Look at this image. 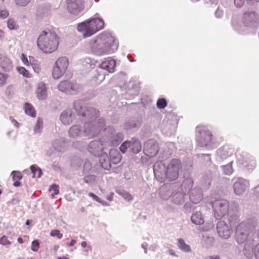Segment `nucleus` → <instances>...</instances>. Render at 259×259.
<instances>
[{
  "instance_id": "nucleus-1",
  "label": "nucleus",
  "mask_w": 259,
  "mask_h": 259,
  "mask_svg": "<svg viewBox=\"0 0 259 259\" xmlns=\"http://www.w3.org/2000/svg\"><path fill=\"white\" fill-rule=\"evenodd\" d=\"M73 108L80 120L84 122L83 126L79 124L72 125L68 130L70 138L77 139L82 137L92 138L97 136L104 126V119L97 120L99 112L95 108L87 106L83 101H75Z\"/></svg>"
},
{
  "instance_id": "nucleus-2",
  "label": "nucleus",
  "mask_w": 259,
  "mask_h": 259,
  "mask_svg": "<svg viewBox=\"0 0 259 259\" xmlns=\"http://www.w3.org/2000/svg\"><path fill=\"white\" fill-rule=\"evenodd\" d=\"M88 46L93 54L103 56L116 51L118 42L110 33L104 32L91 39Z\"/></svg>"
},
{
  "instance_id": "nucleus-3",
  "label": "nucleus",
  "mask_w": 259,
  "mask_h": 259,
  "mask_svg": "<svg viewBox=\"0 0 259 259\" xmlns=\"http://www.w3.org/2000/svg\"><path fill=\"white\" fill-rule=\"evenodd\" d=\"M59 44V37L55 32L50 30L42 31L37 40L38 48L46 54H50L56 51Z\"/></svg>"
},
{
  "instance_id": "nucleus-4",
  "label": "nucleus",
  "mask_w": 259,
  "mask_h": 259,
  "mask_svg": "<svg viewBox=\"0 0 259 259\" xmlns=\"http://www.w3.org/2000/svg\"><path fill=\"white\" fill-rule=\"evenodd\" d=\"M96 14L95 17L91 18L77 25V30L84 38L89 37L104 28V22Z\"/></svg>"
},
{
  "instance_id": "nucleus-5",
  "label": "nucleus",
  "mask_w": 259,
  "mask_h": 259,
  "mask_svg": "<svg viewBox=\"0 0 259 259\" xmlns=\"http://www.w3.org/2000/svg\"><path fill=\"white\" fill-rule=\"evenodd\" d=\"M212 134L207 126L200 125L196 127V140L201 147L208 146L211 142Z\"/></svg>"
},
{
  "instance_id": "nucleus-6",
  "label": "nucleus",
  "mask_w": 259,
  "mask_h": 259,
  "mask_svg": "<svg viewBox=\"0 0 259 259\" xmlns=\"http://www.w3.org/2000/svg\"><path fill=\"white\" fill-rule=\"evenodd\" d=\"M105 126V121L104 120V126L101 130H104L106 134L108 135V138L104 139L105 143L107 146H116L118 145L123 139V135L122 133L116 132L112 126Z\"/></svg>"
},
{
  "instance_id": "nucleus-7",
  "label": "nucleus",
  "mask_w": 259,
  "mask_h": 259,
  "mask_svg": "<svg viewBox=\"0 0 259 259\" xmlns=\"http://www.w3.org/2000/svg\"><path fill=\"white\" fill-rule=\"evenodd\" d=\"M69 62L67 57H61L55 62L52 69V76L54 79H59L66 72Z\"/></svg>"
},
{
  "instance_id": "nucleus-8",
  "label": "nucleus",
  "mask_w": 259,
  "mask_h": 259,
  "mask_svg": "<svg viewBox=\"0 0 259 259\" xmlns=\"http://www.w3.org/2000/svg\"><path fill=\"white\" fill-rule=\"evenodd\" d=\"M181 167V163L178 159H173L167 166L165 172L164 180L169 181L176 180L179 176V171Z\"/></svg>"
},
{
  "instance_id": "nucleus-9",
  "label": "nucleus",
  "mask_w": 259,
  "mask_h": 259,
  "mask_svg": "<svg viewBox=\"0 0 259 259\" xmlns=\"http://www.w3.org/2000/svg\"><path fill=\"white\" fill-rule=\"evenodd\" d=\"M258 19L259 16L256 12L247 11L243 13L241 22L245 26L253 28L258 25Z\"/></svg>"
},
{
  "instance_id": "nucleus-10",
  "label": "nucleus",
  "mask_w": 259,
  "mask_h": 259,
  "mask_svg": "<svg viewBox=\"0 0 259 259\" xmlns=\"http://www.w3.org/2000/svg\"><path fill=\"white\" fill-rule=\"evenodd\" d=\"M58 90L66 94H75L80 90V85L69 80H63L58 85Z\"/></svg>"
},
{
  "instance_id": "nucleus-11",
  "label": "nucleus",
  "mask_w": 259,
  "mask_h": 259,
  "mask_svg": "<svg viewBox=\"0 0 259 259\" xmlns=\"http://www.w3.org/2000/svg\"><path fill=\"white\" fill-rule=\"evenodd\" d=\"M214 217L217 220L221 219L227 213V201L216 200L212 203Z\"/></svg>"
},
{
  "instance_id": "nucleus-12",
  "label": "nucleus",
  "mask_w": 259,
  "mask_h": 259,
  "mask_svg": "<svg viewBox=\"0 0 259 259\" xmlns=\"http://www.w3.org/2000/svg\"><path fill=\"white\" fill-rule=\"evenodd\" d=\"M104 141L94 140L92 141L88 146V151L96 156H99L102 154L103 151L107 147V143Z\"/></svg>"
},
{
  "instance_id": "nucleus-13",
  "label": "nucleus",
  "mask_w": 259,
  "mask_h": 259,
  "mask_svg": "<svg viewBox=\"0 0 259 259\" xmlns=\"http://www.w3.org/2000/svg\"><path fill=\"white\" fill-rule=\"evenodd\" d=\"M249 234V229L248 225L244 223L240 224L236 228V240L239 243L245 242Z\"/></svg>"
},
{
  "instance_id": "nucleus-14",
  "label": "nucleus",
  "mask_w": 259,
  "mask_h": 259,
  "mask_svg": "<svg viewBox=\"0 0 259 259\" xmlns=\"http://www.w3.org/2000/svg\"><path fill=\"white\" fill-rule=\"evenodd\" d=\"M233 188L236 194L239 195L243 193L249 187V182L241 178H234Z\"/></svg>"
},
{
  "instance_id": "nucleus-15",
  "label": "nucleus",
  "mask_w": 259,
  "mask_h": 259,
  "mask_svg": "<svg viewBox=\"0 0 259 259\" xmlns=\"http://www.w3.org/2000/svg\"><path fill=\"white\" fill-rule=\"evenodd\" d=\"M158 150V144L155 140L150 139L144 143L143 152L147 156L152 157L155 156Z\"/></svg>"
},
{
  "instance_id": "nucleus-16",
  "label": "nucleus",
  "mask_w": 259,
  "mask_h": 259,
  "mask_svg": "<svg viewBox=\"0 0 259 259\" xmlns=\"http://www.w3.org/2000/svg\"><path fill=\"white\" fill-rule=\"evenodd\" d=\"M83 8V0H67V10L70 14L76 16Z\"/></svg>"
},
{
  "instance_id": "nucleus-17",
  "label": "nucleus",
  "mask_w": 259,
  "mask_h": 259,
  "mask_svg": "<svg viewBox=\"0 0 259 259\" xmlns=\"http://www.w3.org/2000/svg\"><path fill=\"white\" fill-rule=\"evenodd\" d=\"M165 170L166 167L162 161L156 162L153 165V171L155 177L161 182L164 181Z\"/></svg>"
},
{
  "instance_id": "nucleus-18",
  "label": "nucleus",
  "mask_w": 259,
  "mask_h": 259,
  "mask_svg": "<svg viewBox=\"0 0 259 259\" xmlns=\"http://www.w3.org/2000/svg\"><path fill=\"white\" fill-rule=\"evenodd\" d=\"M75 118V115L71 109L63 111L60 116L61 122L65 125L71 124Z\"/></svg>"
},
{
  "instance_id": "nucleus-19",
  "label": "nucleus",
  "mask_w": 259,
  "mask_h": 259,
  "mask_svg": "<svg viewBox=\"0 0 259 259\" xmlns=\"http://www.w3.org/2000/svg\"><path fill=\"white\" fill-rule=\"evenodd\" d=\"M116 65L115 61L111 57L105 58L101 64H100V68L106 70L109 72L112 73L114 71Z\"/></svg>"
},
{
  "instance_id": "nucleus-20",
  "label": "nucleus",
  "mask_w": 259,
  "mask_h": 259,
  "mask_svg": "<svg viewBox=\"0 0 259 259\" xmlns=\"http://www.w3.org/2000/svg\"><path fill=\"white\" fill-rule=\"evenodd\" d=\"M190 200L194 203L200 202L203 198V194L201 190L198 187L192 189L189 193Z\"/></svg>"
},
{
  "instance_id": "nucleus-21",
  "label": "nucleus",
  "mask_w": 259,
  "mask_h": 259,
  "mask_svg": "<svg viewBox=\"0 0 259 259\" xmlns=\"http://www.w3.org/2000/svg\"><path fill=\"white\" fill-rule=\"evenodd\" d=\"M0 67L5 71L9 72L13 69V64L8 57L2 56L0 58Z\"/></svg>"
},
{
  "instance_id": "nucleus-22",
  "label": "nucleus",
  "mask_w": 259,
  "mask_h": 259,
  "mask_svg": "<svg viewBox=\"0 0 259 259\" xmlns=\"http://www.w3.org/2000/svg\"><path fill=\"white\" fill-rule=\"evenodd\" d=\"M36 94L39 100H44L47 97V90L46 84L42 82H39L37 84Z\"/></svg>"
},
{
  "instance_id": "nucleus-23",
  "label": "nucleus",
  "mask_w": 259,
  "mask_h": 259,
  "mask_svg": "<svg viewBox=\"0 0 259 259\" xmlns=\"http://www.w3.org/2000/svg\"><path fill=\"white\" fill-rule=\"evenodd\" d=\"M53 148L57 151L64 152L66 150V143L64 138L55 140L52 143Z\"/></svg>"
},
{
  "instance_id": "nucleus-24",
  "label": "nucleus",
  "mask_w": 259,
  "mask_h": 259,
  "mask_svg": "<svg viewBox=\"0 0 259 259\" xmlns=\"http://www.w3.org/2000/svg\"><path fill=\"white\" fill-rule=\"evenodd\" d=\"M233 205L234 207L231 208L230 206H229L228 210V215H230V218H232V219H230L229 221L230 225L234 223H237L238 220L237 212L238 209V205L237 203L235 202L233 203Z\"/></svg>"
},
{
  "instance_id": "nucleus-25",
  "label": "nucleus",
  "mask_w": 259,
  "mask_h": 259,
  "mask_svg": "<svg viewBox=\"0 0 259 259\" xmlns=\"http://www.w3.org/2000/svg\"><path fill=\"white\" fill-rule=\"evenodd\" d=\"M217 229L219 236L222 238L226 239L227 236V224L225 221L218 222Z\"/></svg>"
},
{
  "instance_id": "nucleus-26",
  "label": "nucleus",
  "mask_w": 259,
  "mask_h": 259,
  "mask_svg": "<svg viewBox=\"0 0 259 259\" xmlns=\"http://www.w3.org/2000/svg\"><path fill=\"white\" fill-rule=\"evenodd\" d=\"M99 161L101 166L105 169L108 170L111 167V162L107 153H103L100 156Z\"/></svg>"
},
{
  "instance_id": "nucleus-27",
  "label": "nucleus",
  "mask_w": 259,
  "mask_h": 259,
  "mask_svg": "<svg viewBox=\"0 0 259 259\" xmlns=\"http://www.w3.org/2000/svg\"><path fill=\"white\" fill-rule=\"evenodd\" d=\"M109 159L113 164H117L120 161L121 159V156L117 149H110Z\"/></svg>"
},
{
  "instance_id": "nucleus-28",
  "label": "nucleus",
  "mask_w": 259,
  "mask_h": 259,
  "mask_svg": "<svg viewBox=\"0 0 259 259\" xmlns=\"http://www.w3.org/2000/svg\"><path fill=\"white\" fill-rule=\"evenodd\" d=\"M171 195V191L169 187L163 186L159 190V197L163 200H167Z\"/></svg>"
},
{
  "instance_id": "nucleus-29",
  "label": "nucleus",
  "mask_w": 259,
  "mask_h": 259,
  "mask_svg": "<svg viewBox=\"0 0 259 259\" xmlns=\"http://www.w3.org/2000/svg\"><path fill=\"white\" fill-rule=\"evenodd\" d=\"M171 201L173 203L178 205L183 204L185 202L184 193L180 192H176L172 196Z\"/></svg>"
},
{
  "instance_id": "nucleus-30",
  "label": "nucleus",
  "mask_w": 259,
  "mask_h": 259,
  "mask_svg": "<svg viewBox=\"0 0 259 259\" xmlns=\"http://www.w3.org/2000/svg\"><path fill=\"white\" fill-rule=\"evenodd\" d=\"M193 185V181L191 177H184V180L182 184V190L186 192L187 191L191 190V188Z\"/></svg>"
},
{
  "instance_id": "nucleus-31",
  "label": "nucleus",
  "mask_w": 259,
  "mask_h": 259,
  "mask_svg": "<svg viewBox=\"0 0 259 259\" xmlns=\"http://www.w3.org/2000/svg\"><path fill=\"white\" fill-rule=\"evenodd\" d=\"M191 221L196 225H201L203 224L204 221L202 217L201 213L199 211H196L193 213L191 216Z\"/></svg>"
},
{
  "instance_id": "nucleus-32",
  "label": "nucleus",
  "mask_w": 259,
  "mask_h": 259,
  "mask_svg": "<svg viewBox=\"0 0 259 259\" xmlns=\"http://www.w3.org/2000/svg\"><path fill=\"white\" fill-rule=\"evenodd\" d=\"M177 245L180 250L185 252H189L191 251L190 246L186 244L182 238L177 239Z\"/></svg>"
},
{
  "instance_id": "nucleus-33",
  "label": "nucleus",
  "mask_w": 259,
  "mask_h": 259,
  "mask_svg": "<svg viewBox=\"0 0 259 259\" xmlns=\"http://www.w3.org/2000/svg\"><path fill=\"white\" fill-rule=\"evenodd\" d=\"M11 176H12L13 181H14L13 183L14 186L16 187L20 186V183L19 181L22 179L21 172L19 171H13L11 172Z\"/></svg>"
},
{
  "instance_id": "nucleus-34",
  "label": "nucleus",
  "mask_w": 259,
  "mask_h": 259,
  "mask_svg": "<svg viewBox=\"0 0 259 259\" xmlns=\"http://www.w3.org/2000/svg\"><path fill=\"white\" fill-rule=\"evenodd\" d=\"M131 141V150L135 153H138L141 150V144L139 140L132 139Z\"/></svg>"
},
{
  "instance_id": "nucleus-35",
  "label": "nucleus",
  "mask_w": 259,
  "mask_h": 259,
  "mask_svg": "<svg viewBox=\"0 0 259 259\" xmlns=\"http://www.w3.org/2000/svg\"><path fill=\"white\" fill-rule=\"evenodd\" d=\"M43 127V120L38 117L37 118L36 122L33 127V131L36 134H39L42 131Z\"/></svg>"
},
{
  "instance_id": "nucleus-36",
  "label": "nucleus",
  "mask_w": 259,
  "mask_h": 259,
  "mask_svg": "<svg viewBox=\"0 0 259 259\" xmlns=\"http://www.w3.org/2000/svg\"><path fill=\"white\" fill-rule=\"evenodd\" d=\"M25 112L28 115L31 117L35 116V111L32 105L29 103H26L24 107Z\"/></svg>"
},
{
  "instance_id": "nucleus-37",
  "label": "nucleus",
  "mask_w": 259,
  "mask_h": 259,
  "mask_svg": "<svg viewBox=\"0 0 259 259\" xmlns=\"http://www.w3.org/2000/svg\"><path fill=\"white\" fill-rule=\"evenodd\" d=\"M244 254L247 258H250L253 256V249L251 245L245 244L243 249Z\"/></svg>"
},
{
  "instance_id": "nucleus-38",
  "label": "nucleus",
  "mask_w": 259,
  "mask_h": 259,
  "mask_svg": "<svg viewBox=\"0 0 259 259\" xmlns=\"http://www.w3.org/2000/svg\"><path fill=\"white\" fill-rule=\"evenodd\" d=\"M116 192L122 196L125 200L130 201L133 199L132 196L127 192L121 189H117Z\"/></svg>"
},
{
  "instance_id": "nucleus-39",
  "label": "nucleus",
  "mask_w": 259,
  "mask_h": 259,
  "mask_svg": "<svg viewBox=\"0 0 259 259\" xmlns=\"http://www.w3.org/2000/svg\"><path fill=\"white\" fill-rule=\"evenodd\" d=\"M240 20L239 17L238 15H235L233 16L231 20V25L232 26L236 29H239L240 28Z\"/></svg>"
},
{
  "instance_id": "nucleus-40",
  "label": "nucleus",
  "mask_w": 259,
  "mask_h": 259,
  "mask_svg": "<svg viewBox=\"0 0 259 259\" xmlns=\"http://www.w3.org/2000/svg\"><path fill=\"white\" fill-rule=\"evenodd\" d=\"M30 169L31 172L33 175V177H35L36 176H37V178H40L41 176L42 171L39 167H37L35 165H31L30 166Z\"/></svg>"
},
{
  "instance_id": "nucleus-41",
  "label": "nucleus",
  "mask_w": 259,
  "mask_h": 259,
  "mask_svg": "<svg viewBox=\"0 0 259 259\" xmlns=\"http://www.w3.org/2000/svg\"><path fill=\"white\" fill-rule=\"evenodd\" d=\"M139 122L135 120H129L125 122V128L126 130H130L132 128H135L137 127L139 125Z\"/></svg>"
},
{
  "instance_id": "nucleus-42",
  "label": "nucleus",
  "mask_w": 259,
  "mask_h": 259,
  "mask_svg": "<svg viewBox=\"0 0 259 259\" xmlns=\"http://www.w3.org/2000/svg\"><path fill=\"white\" fill-rule=\"evenodd\" d=\"M131 148V141H124L120 146L119 149L120 151L124 153L128 148Z\"/></svg>"
},
{
  "instance_id": "nucleus-43",
  "label": "nucleus",
  "mask_w": 259,
  "mask_h": 259,
  "mask_svg": "<svg viewBox=\"0 0 259 259\" xmlns=\"http://www.w3.org/2000/svg\"><path fill=\"white\" fill-rule=\"evenodd\" d=\"M7 26L10 30H16L18 28L16 21L12 18L8 19Z\"/></svg>"
},
{
  "instance_id": "nucleus-44",
  "label": "nucleus",
  "mask_w": 259,
  "mask_h": 259,
  "mask_svg": "<svg viewBox=\"0 0 259 259\" xmlns=\"http://www.w3.org/2000/svg\"><path fill=\"white\" fill-rule=\"evenodd\" d=\"M92 168V164L89 160H87L83 165V172L85 174H89Z\"/></svg>"
},
{
  "instance_id": "nucleus-45",
  "label": "nucleus",
  "mask_w": 259,
  "mask_h": 259,
  "mask_svg": "<svg viewBox=\"0 0 259 259\" xmlns=\"http://www.w3.org/2000/svg\"><path fill=\"white\" fill-rule=\"evenodd\" d=\"M17 70L18 72L22 74L23 76L26 77H29V72L28 70H27L24 67H18L17 68Z\"/></svg>"
},
{
  "instance_id": "nucleus-46",
  "label": "nucleus",
  "mask_w": 259,
  "mask_h": 259,
  "mask_svg": "<svg viewBox=\"0 0 259 259\" xmlns=\"http://www.w3.org/2000/svg\"><path fill=\"white\" fill-rule=\"evenodd\" d=\"M167 105V102L164 98H161L158 100L157 106L160 109L164 108Z\"/></svg>"
},
{
  "instance_id": "nucleus-47",
  "label": "nucleus",
  "mask_w": 259,
  "mask_h": 259,
  "mask_svg": "<svg viewBox=\"0 0 259 259\" xmlns=\"http://www.w3.org/2000/svg\"><path fill=\"white\" fill-rule=\"evenodd\" d=\"M11 244V242L8 239V238L6 236L3 235L0 238V244L7 247Z\"/></svg>"
},
{
  "instance_id": "nucleus-48",
  "label": "nucleus",
  "mask_w": 259,
  "mask_h": 259,
  "mask_svg": "<svg viewBox=\"0 0 259 259\" xmlns=\"http://www.w3.org/2000/svg\"><path fill=\"white\" fill-rule=\"evenodd\" d=\"M49 190L50 192H53L52 194V196L54 197L59 193L58 186L56 184H53L50 186Z\"/></svg>"
},
{
  "instance_id": "nucleus-49",
  "label": "nucleus",
  "mask_w": 259,
  "mask_h": 259,
  "mask_svg": "<svg viewBox=\"0 0 259 259\" xmlns=\"http://www.w3.org/2000/svg\"><path fill=\"white\" fill-rule=\"evenodd\" d=\"M39 248V242L38 240H33L31 243V250L33 251H37Z\"/></svg>"
},
{
  "instance_id": "nucleus-50",
  "label": "nucleus",
  "mask_w": 259,
  "mask_h": 259,
  "mask_svg": "<svg viewBox=\"0 0 259 259\" xmlns=\"http://www.w3.org/2000/svg\"><path fill=\"white\" fill-rule=\"evenodd\" d=\"M84 182L87 184H91L95 180V177L93 175H88L84 177Z\"/></svg>"
},
{
  "instance_id": "nucleus-51",
  "label": "nucleus",
  "mask_w": 259,
  "mask_h": 259,
  "mask_svg": "<svg viewBox=\"0 0 259 259\" xmlns=\"http://www.w3.org/2000/svg\"><path fill=\"white\" fill-rule=\"evenodd\" d=\"M31 0H15V3L19 6L25 7L27 6Z\"/></svg>"
},
{
  "instance_id": "nucleus-52",
  "label": "nucleus",
  "mask_w": 259,
  "mask_h": 259,
  "mask_svg": "<svg viewBox=\"0 0 259 259\" xmlns=\"http://www.w3.org/2000/svg\"><path fill=\"white\" fill-rule=\"evenodd\" d=\"M244 166L249 170L251 171L255 168L256 163L254 160H252L250 161V164H247L244 163Z\"/></svg>"
},
{
  "instance_id": "nucleus-53",
  "label": "nucleus",
  "mask_w": 259,
  "mask_h": 259,
  "mask_svg": "<svg viewBox=\"0 0 259 259\" xmlns=\"http://www.w3.org/2000/svg\"><path fill=\"white\" fill-rule=\"evenodd\" d=\"M50 235L52 237H57L59 239H61L63 237V235L60 233L58 230H53L51 231Z\"/></svg>"
},
{
  "instance_id": "nucleus-54",
  "label": "nucleus",
  "mask_w": 259,
  "mask_h": 259,
  "mask_svg": "<svg viewBox=\"0 0 259 259\" xmlns=\"http://www.w3.org/2000/svg\"><path fill=\"white\" fill-rule=\"evenodd\" d=\"M8 75L0 72V85H3L6 83Z\"/></svg>"
},
{
  "instance_id": "nucleus-55",
  "label": "nucleus",
  "mask_w": 259,
  "mask_h": 259,
  "mask_svg": "<svg viewBox=\"0 0 259 259\" xmlns=\"http://www.w3.org/2000/svg\"><path fill=\"white\" fill-rule=\"evenodd\" d=\"M21 59L24 65H26L27 66H29L30 65L29 62L26 56L24 54H22Z\"/></svg>"
},
{
  "instance_id": "nucleus-56",
  "label": "nucleus",
  "mask_w": 259,
  "mask_h": 259,
  "mask_svg": "<svg viewBox=\"0 0 259 259\" xmlns=\"http://www.w3.org/2000/svg\"><path fill=\"white\" fill-rule=\"evenodd\" d=\"M33 69L36 73H39L40 71L41 68L40 65L37 64H31Z\"/></svg>"
},
{
  "instance_id": "nucleus-57",
  "label": "nucleus",
  "mask_w": 259,
  "mask_h": 259,
  "mask_svg": "<svg viewBox=\"0 0 259 259\" xmlns=\"http://www.w3.org/2000/svg\"><path fill=\"white\" fill-rule=\"evenodd\" d=\"M233 161H231L228 164V175H230L232 174L234 172V169L233 168Z\"/></svg>"
},
{
  "instance_id": "nucleus-58",
  "label": "nucleus",
  "mask_w": 259,
  "mask_h": 259,
  "mask_svg": "<svg viewBox=\"0 0 259 259\" xmlns=\"http://www.w3.org/2000/svg\"><path fill=\"white\" fill-rule=\"evenodd\" d=\"M9 16V12L5 10H0V18L5 19Z\"/></svg>"
},
{
  "instance_id": "nucleus-59",
  "label": "nucleus",
  "mask_w": 259,
  "mask_h": 259,
  "mask_svg": "<svg viewBox=\"0 0 259 259\" xmlns=\"http://www.w3.org/2000/svg\"><path fill=\"white\" fill-rule=\"evenodd\" d=\"M244 0H234V4L237 8H241L243 5Z\"/></svg>"
},
{
  "instance_id": "nucleus-60",
  "label": "nucleus",
  "mask_w": 259,
  "mask_h": 259,
  "mask_svg": "<svg viewBox=\"0 0 259 259\" xmlns=\"http://www.w3.org/2000/svg\"><path fill=\"white\" fill-rule=\"evenodd\" d=\"M89 195L90 197H92L96 201L100 202V203H102V201L100 199V198H99L97 195H96L94 193L90 192L89 193Z\"/></svg>"
},
{
  "instance_id": "nucleus-61",
  "label": "nucleus",
  "mask_w": 259,
  "mask_h": 259,
  "mask_svg": "<svg viewBox=\"0 0 259 259\" xmlns=\"http://www.w3.org/2000/svg\"><path fill=\"white\" fill-rule=\"evenodd\" d=\"M254 254L256 258L259 259V243L255 247Z\"/></svg>"
},
{
  "instance_id": "nucleus-62",
  "label": "nucleus",
  "mask_w": 259,
  "mask_h": 259,
  "mask_svg": "<svg viewBox=\"0 0 259 259\" xmlns=\"http://www.w3.org/2000/svg\"><path fill=\"white\" fill-rule=\"evenodd\" d=\"M215 15L217 18H221L223 15V11L219 8L215 11Z\"/></svg>"
},
{
  "instance_id": "nucleus-63",
  "label": "nucleus",
  "mask_w": 259,
  "mask_h": 259,
  "mask_svg": "<svg viewBox=\"0 0 259 259\" xmlns=\"http://www.w3.org/2000/svg\"><path fill=\"white\" fill-rule=\"evenodd\" d=\"M218 0H205V3L208 5H212L217 4Z\"/></svg>"
},
{
  "instance_id": "nucleus-64",
  "label": "nucleus",
  "mask_w": 259,
  "mask_h": 259,
  "mask_svg": "<svg viewBox=\"0 0 259 259\" xmlns=\"http://www.w3.org/2000/svg\"><path fill=\"white\" fill-rule=\"evenodd\" d=\"M10 119L12 123H13L16 127H18L19 123L15 119H14L12 117H10Z\"/></svg>"
}]
</instances>
